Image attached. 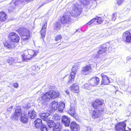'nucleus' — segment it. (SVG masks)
Returning a JSON list of instances; mask_svg holds the SVG:
<instances>
[{"label":"nucleus","mask_w":131,"mask_h":131,"mask_svg":"<svg viewBox=\"0 0 131 131\" xmlns=\"http://www.w3.org/2000/svg\"><path fill=\"white\" fill-rule=\"evenodd\" d=\"M78 68L77 66H73L72 69V72L70 74H74L75 75L78 70Z\"/></svg>","instance_id":"nucleus-32"},{"label":"nucleus","mask_w":131,"mask_h":131,"mask_svg":"<svg viewBox=\"0 0 131 131\" xmlns=\"http://www.w3.org/2000/svg\"><path fill=\"white\" fill-rule=\"evenodd\" d=\"M75 76L74 75L70 74L69 77L68 81L67 83L69 84L73 83L74 80Z\"/></svg>","instance_id":"nucleus-25"},{"label":"nucleus","mask_w":131,"mask_h":131,"mask_svg":"<svg viewBox=\"0 0 131 131\" xmlns=\"http://www.w3.org/2000/svg\"><path fill=\"white\" fill-rule=\"evenodd\" d=\"M13 86L15 88H17L18 87V85L17 83L16 82L13 84Z\"/></svg>","instance_id":"nucleus-41"},{"label":"nucleus","mask_w":131,"mask_h":131,"mask_svg":"<svg viewBox=\"0 0 131 131\" xmlns=\"http://www.w3.org/2000/svg\"><path fill=\"white\" fill-rule=\"evenodd\" d=\"M54 29H57L58 28L60 29V23L58 22H56L54 24Z\"/></svg>","instance_id":"nucleus-38"},{"label":"nucleus","mask_w":131,"mask_h":131,"mask_svg":"<svg viewBox=\"0 0 131 131\" xmlns=\"http://www.w3.org/2000/svg\"><path fill=\"white\" fill-rule=\"evenodd\" d=\"M70 128L71 131H79L80 129L79 125L74 122H71Z\"/></svg>","instance_id":"nucleus-11"},{"label":"nucleus","mask_w":131,"mask_h":131,"mask_svg":"<svg viewBox=\"0 0 131 131\" xmlns=\"http://www.w3.org/2000/svg\"><path fill=\"white\" fill-rule=\"evenodd\" d=\"M62 122L66 126H68L69 125L70 123L69 119L65 116H63L62 117Z\"/></svg>","instance_id":"nucleus-19"},{"label":"nucleus","mask_w":131,"mask_h":131,"mask_svg":"<svg viewBox=\"0 0 131 131\" xmlns=\"http://www.w3.org/2000/svg\"><path fill=\"white\" fill-rule=\"evenodd\" d=\"M123 2V0H117V3L118 5H119L121 4Z\"/></svg>","instance_id":"nucleus-43"},{"label":"nucleus","mask_w":131,"mask_h":131,"mask_svg":"<svg viewBox=\"0 0 131 131\" xmlns=\"http://www.w3.org/2000/svg\"><path fill=\"white\" fill-rule=\"evenodd\" d=\"M130 31L129 30L123 33L121 38L122 41L125 43H131V33Z\"/></svg>","instance_id":"nucleus-6"},{"label":"nucleus","mask_w":131,"mask_h":131,"mask_svg":"<svg viewBox=\"0 0 131 131\" xmlns=\"http://www.w3.org/2000/svg\"><path fill=\"white\" fill-rule=\"evenodd\" d=\"M96 21L97 24H100L102 23L103 20L102 18L100 17H96Z\"/></svg>","instance_id":"nucleus-36"},{"label":"nucleus","mask_w":131,"mask_h":131,"mask_svg":"<svg viewBox=\"0 0 131 131\" xmlns=\"http://www.w3.org/2000/svg\"><path fill=\"white\" fill-rule=\"evenodd\" d=\"M100 82V79L97 77H93L88 81L89 84L93 86H97L98 85Z\"/></svg>","instance_id":"nucleus-9"},{"label":"nucleus","mask_w":131,"mask_h":131,"mask_svg":"<svg viewBox=\"0 0 131 131\" xmlns=\"http://www.w3.org/2000/svg\"><path fill=\"white\" fill-rule=\"evenodd\" d=\"M20 120L23 123H26L28 121V118L26 116L24 115L23 116H21L20 118Z\"/></svg>","instance_id":"nucleus-28"},{"label":"nucleus","mask_w":131,"mask_h":131,"mask_svg":"<svg viewBox=\"0 0 131 131\" xmlns=\"http://www.w3.org/2000/svg\"><path fill=\"white\" fill-rule=\"evenodd\" d=\"M25 1L26 2V3H29L30 1V0H25Z\"/></svg>","instance_id":"nucleus-45"},{"label":"nucleus","mask_w":131,"mask_h":131,"mask_svg":"<svg viewBox=\"0 0 131 131\" xmlns=\"http://www.w3.org/2000/svg\"><path fill=\"white\" fill-rule=\"evenodd\" d=\"M93 24L94 25L97 24L96 18H94L91 20L90 21L87 23L86 24L90 25L91 24Z\"/></svg>","instance_id":"nucleus-30"},{"label":"nucleus","mask_w":131,"mask_h":131,"mask_svg":"<svg viewBox=\"0 0 131 131\" xmlns=\"http://www.w3.org/2000/svg\"><path fill=\"white\" fill-rule=\"evenodd\" d=\"M59 21L61 24L65 25L68 24L70 22V20L66 17V16L63 15L60 19Z\"/></svg>","instance_id":"nucleus-20"},{"label":"nucleus","mask_w":131,"mask_h":131,"mask_svg":"<svg viewBox=\"0 0 131 131\" xmlns=\"http://www.w3.org/2000/svg\"><path fill=\"white\" fill-rule=\"evenodd\" d=\"M16 31L20 35L22 40L24 41L29 40L32 36L30 30L24 27L19 28Z\"/></svg>","instance_id":"nucleus-3"},{"label":"nucleus","mask_w":131,"mask_h":131,"mask_svg":"<svg viewBox=\"0 0 131 131\" xmlns=\"http://www.w3.org/2000/svg\"><path fill=\"white\" fill-rule=\"evenodd\" d=\"M70 89L71 91L74 93L78 94L80 92L79 87L76 83L72 84L70 87Z\"/></svg>","instance_id":"nucleus-12"},{"label":"nucleus","mask_w":131,"mask_h":131,"mask_svg":"<svg viewBox=\"0 0 131 131\" xmlns=\"http://www.w3.org/2000/svg\"><path fill=\"white\" fill-rule=\"evenodd\" d=\"M8 39L10 42L13 43H18L19 42L20 38L19 35L16 32H10L7 36Z\"/></svg>","instance_id":"nucleus-4"},{"label":"nucleus","mask_w":131,"mask_h":131,"mask_svg":"<svg viewBox=\"0 0 131 131\" xmlns=\"http://www.w3.org/2000/svg\"><path fill=\"white\" fill-rule=\"evenodd\" d=\"M126 126V124L125 122H120L115 125V131H128L125 130Z\"/></svg>","instance_id":"nucleus-8"},{"label":"nucleus","mask_w":131,"mask_h":131,"mask_svg":"<svg viewBox=\"0 0 131 131\" xmlns=\"http://www.w3.org/2000/svg\"><path fill=\"white\" fill-rule=\"evenodd\" d=\"M92 71L90 66H85L83 68L82 72L84 74L86 75L89 74Z\"/></svg>","instance_id":"nucleus-17"},{"label":"nucleus","mask_w":131,"mask_h":131,"mask_svg":"<svg viewBox=\"0 0 131 131\" xmlns=\"http://www.w3.org/2000/svg\"><path fill=\"white\" fill-rule=\"evenodd\" d=\"M86 2L87 0H81V3L85 5H86V4H85V3H86Z\"/></svg>","instance_id":"nucleus-42"},{"label":"nucleus","mask_w":131,"mask_h":131,"mask_svg":"<svg viewBox=\"0 0 131 131\" xmlns=\"http://www.w3.org/2000/svg\"><path fill=\"white\" fill-rule=\"evenodd\" d=\"M62 38V36L61 35L59 34L57 35L55 37V40L57 42V43L61 41V40Z\"/></svg>","instance_id":"nucleus-31"},{"label":"nucleus","mask_w":131,"mask_h":131,"mask_svg":"<svg viewBox=\"0 0 131 131\" xmlns=\"http://www.w3.org/2000/svg\"><path fill=\"white\" fill-rule=\"evenodd\" d=\"M60 96L59 92L51 90L43 94L41 97V99L43 101H48L50 99H54Z\"/></svg>","instance_id":"nucleus-2"},{"label":"nucleus","mask_w":131,"mask_h":131,"mask_svg":"<svg viewBox=\"0 0 131 131\" xmlns=\"http://www.w3.org/2000/svg\"><path fill=\"white\" fill-rule=\"evenodd\" d=\"M111 75H115L116 74V73H112V72H111Z\"/></svg>","instance_id":"nucleus-48"},{"label":"nucleus","mask_w":131,"mask_h":131,"mask_svg":"<svg viewBox=\"0 0 131 131\" xmlns=\"http://www.w3.org/2000/svg\"><path fill=\"white\" fill-rule=\"evenodd\" d=\"M91 86L89 83H85L83 85L82 88L84 89L89 90L91 88Z\"/></svg>","instance_id":"nucleus-35"},{"label":"nucleus","mask_w":131,"mask_h":131,"mask_svg":"<svg viewBox=\"0 0 131 131\" xmlns=\"http://www.w3.org/2000/svg\"><path fill=\"white\" fill-rule=\"evenodd\" d=\"M50 116V114L48 113H43L40 115V117L43 120L48 121L49 120L48 117Z\"/></svg>","instance_id":"nucleus-22"},{"label":"nucleus","mask_w":131,"mask_h":131,"mask_svg":"<svg viewBox=\"0 0 131 131\" xmlns=\"http://www.w3.org/2000/svg\"><path fill=\"white\" fill-rule=\"evenodd\" d=\"M47 25V22L45 23L42 26L41 29L40 31L41 36V38H44L46 35V31Z\"/></svg>","instance_id":"nucleus-15"},{"label":"nucleus","mask_w":131,"mask_h":131,"mask_svg":"<svg viewBox=\"0 0 131 131\" xmlns=\"http://www.w3.org/2000/svg\"><path fill=\"white\" fill-rule=\"evenodd\" d=\"M50 105H51L52 110L55 111L57 109L58 103V102L53 101L51 102Z\"/></svg>","instance_id":"nucleus-23"},{"label":"nucleus","mask_w":131,"mask_h":131,"mask_svg":"<svg viewBox=\"0 0 131 131\" xmlns=\"http://www.w3.org/2000/svg\"><path fill=\"white\" fill-rule=\"evenodd\" d=\"M75 106H71L69 110L68 111L69 114L75 119L78 118V115L75 112Z\"/></svg>","instance_id":"nucleus-13"},{"label":"nucleus","mask_w":131,"mask_h":131,"mask_svg":"<svg viewBox=\"0 0 131 131\" xmlns=\"http://www.w3.org/2000/svg\"><path fill=\"white\" fill-rule=\"evenodd\" d=\"M20 3L21 4H22L23 3H24V1L23 0H20Z\"/></svg>","instance_id":"nucleus-46"},{"label":"nucleus","mask_w":131,"mask_h":131,"mask_svg":"<svg viewBox=\"0 0 131 131\" xmlns=\"http://www.w3.org/2000/svg\"><path fill=\"white\" fill-rule=\"evenodd\" d=\"M12 60L10 59H9L7 60V62L8 63H12Z\"/></svg>","instance_id":"nucleus-44"},{"label":"nucleus","mask_w":131,"mask_h":131,"mask_svg":"<svg viewBox=\"0 0 131 131\" xmlns=\"http://www.w3.org/2000/svg\"><path fill=\"white\" fill-rule=\"evenodd\" d=\"M66 93H67V94H69V91L68 90H67L66 91Z\"/></svg>","instance_id":"nucleus-47"},{"label":"nucleus","mask_w":131,"mask_h":131,"mask_svg":"<svg viewBox=\"0 0 131 131\" xmlns=\"http://www.w3.org/2000/svg\"><path fill=\"white\" fill-rule=\"evenodd\" d=\"M109 49L108 47L105 44L101 45L99 50L97 51V54L95 55L94 58L96 59L99 58L100 55L105 53Z\"/></svg>","instance_id":"nucleus-5"},{"label":"nucleus","mask_w":131,"mask_h":131,"mask_svg":"<svg viewBox=\"0 0 131 131\" xmlns=\"http://www.w3.org/2000/svg\"><path fill=\"white\" fill-rule=\"evenodd\" d=\"M47 124L49 127L50 128L53 127L56 123H55L53 121L49 120Z\"/></svg>","instance_id":"nucleus-29"},{"label":"nucleus","mask_w":131,"mask_h":131,"mask_svg":"<svg viewBox=\"0 0 131 131\" xmlns=\"http://www.w3.org/2000/svg\"><path fill=\"white\" fill-rule=\"evenodd\" d=\"M53 128V131H61L60 126L59 123H56Z\"/></svg>","instance_id":"nucleus-24"},{"label":"nucleus","mask_w":131,"mask_h":131,"mask_svg":"<svg viewBox=\"0 0 131 131\" xmlns=\"http://www.w3.org/2000/svg\"><path fill=\"white\" fill-rule=\"evenodd\" d=\"M105 72H104L101 74L102 78L101 85H107L111 82L109 78L105 74Z\"/></svg>","instance_id":"nucleus-10"},{"label":"nucleus","mask_w":131,"mask_h":131,"mask_svg":"<svg viewBox=\"0 0 131 131\" xmlns=\"http://www.w3.org/2000/svg\"><path fill=\"white\" fill-rule=\"evenodd\" d=\"M8 18L7 15L3 11L0 12V21L3 22L7 20Z\"/></svg>","instance_id":"nucleus-14"},{"label":"nucleus","mask_w":131,"mask_h":131,"mask_svg":"<svg viewBox=\"0 0 131 131\" xmlns=\"http://www.w3.org/2000/svg\"><path fill=\"white\" fill-rule=\"evenodd\" d=\"M43 5V4H42L41 5V6H39V7H41Z\"/></svg>","instance_id":"nucleus-50"},{"label":"nucleus","mask_w":131,"mask_h":131,"mask_svg":"<svg viewBox=\"0 0 131 131\" xmlns=\"http://www.w3.org/2000/svg\"><path fill=\"white\" fill-rule=\"evenodd\" d=\"M117 17V15L116 13H114L112 15V21H114L116 19V17Z\"/></svg>","instance_id":"nucleus-40"},{"label":"nucleus","mask_w":131,"mask_h":131,"mask_svg":"<svg viewBox=\"0 0 131 131\" xmlns=\"http://www.w3.org/2000/svg\"><path fill=\"white\" fill-rule=\"evenodd\" d=\"M104 104V101L102 99H96L91 103V105L95 110L92 111L91 114L92 118L93 119L100 118L101 114L104 111V108L102 106Z\"/></svg>","instance_id":"nucleus-1"},{"label":"nucleus","mask_w":131,"mask_h":131,"mask_svg":"<svg viewBox=\"0 0 131 131\" xmlns=\"http://www.w3.org/2000/svg\"><path fill=\"white\" fill-rule=\"evenodd\" d=\"M51 1H53L54 0H50Z\"/></svg>","instance_id":"nucleus-51"},{"label":"nucleus","mask_w":131,"mask_h":131,"mask_svg":"<svg viewBox=\"0 0 131 131\" xmlns=\"http://www.w3.org/2000/svg\"><path fill=\"white\" fill-rule=\"evenodd\" d=\"M21 56L24 60H28L32 58V56L27 53V51H25L24 52L23 54Z\"/></svg>","instance_id":"nucleus-18"},{"label":"nucleus","mask_w":131,"mask_h":131,"mask_svg":"<svg viewBox=\"0 0 131 131\" xmlns=\"http://www.w3.org/2000/svg\"><path fill=\"white\" fill-rule=\"evenodd\" d=\"M41 130L42 131H47L48 129L47 126L42 125L41 126Z\"/></svg>","instance_id":"nucleus-39"},{"label":"nucleus","mask_w":131,"mask_h":131,"mask_svg":"<svg viewBox=\"0 0 131 131\" xmlns=\"http://www.w3.org/2000/svg\"><path fill=\"white\" fill-rule=\"evenodd\" d=\"M4 46L7 49H10L15 47L14 44L11 42H9L7 40H6L3 42Z\"/></svg>","instance_id":"nucleus-16"},{"label":"nucleus","mask_w":131,"mask_h":131,"mask_svg":"<svg viewBox=\"0 0 131 131\" xmlns=\"http://www.w3.org/2000/svg\"><path fill=\"white\" fill-rule=\"evenodd\" d=\"M64 106L65 104L64 103H60L58 108H57L58 111L60 112H62Z\"/></svg>","instance_id":"nucleus-27"},{"label":"nucleus","mask_w":131,"mask_h":131,"mask_svg":"<svg viewBox=\"0 0 131 131\" xmlns=\"http://www.w3.org/2000/svg\"><path fill=\"white\" fill-rule=\"evenodd\" d=\"M27 52L32 56V58L35 57L37 54V52L32 50H29L28 51H27Z\"/></svg>","instance_id":"nucleus-26"},{"label":"nucleus","mask_w":131,"mask_h":131,"mask_svg":"<svg viewBox=\"0 0 131 131\" xmlns=\"http://www.w3.org/2000/svg\"><path fill=\"white\" fill-rule=\"evenodd\" d=\"M35 125L36 128H38L42 126V122L41 119H37L34 121Z\"/></svg>","instance_id":"nucleus-21"},{"label":"nucleus","mask_w":131,"mask_h":131,"mask_svg":"<svg viewBox=\"0 0 131 131\" xmlns=\"http://www.w3.org/2000/svg\"><path fill=\"white\" fill-rule=\"evenodd\" d=\"M64 131H70V130L68 129H66Z\"/></svg>","instance_id":"nucleus-49"},{"label":"nucleus","mask_w":131,"mask_h":131,"mask_svg":"<svg viewBox=\"0 0 131 131\" xmlns=\"http://www.w3.org/2000/svg\"><path fill=\"white\" fill-rule=\"evenodd\" d=\"M19 4V2L17 1H16L13 3L14 6H12V5H10V7L12 9L14 10L15 8L16 7L18 6Z\"/></svg>","instance_id":"nucleus-33"},{"label":"nucleus","mask_w":131,"mask_h":131,"mask_svg":"<svg viewBox=\"0 0 131 131\" xmlns=\"http://www.w3.org/2000/svg\"><path fill=\"white\" fill-rule=\"evenodd\" d=\"M36 114L35 112L34 111H31L30 115V117L31 119H34L36 117Z\"/></svg>","instance_id":"nucleus-37"},{"label":"nucleus","mask_w":131,"mask_h":131,"mask_svg":"<svg viewBox=\"0 0 131 131\" xmlns=\"http://www.w3.org/2000/svg\"><path fill=\"white\" fill-rule=\"evenodd\" d=\"M52 118L54 121H56L60 120V117L58 115L56 114L53 115L52 117Z\"/></svg>","instance_id":"nucleus-34"},{"label":"nucleus","mask_w":131,"mask_h":131,"mask_svg":"<svg viewBox=\"0 0 131 131\" xmlns=\"http://www.w3.org/2000/svg\"><path fill=\"white\" fill-rule=\"evenodd\" d=\"M15 111L14 114L12 115L11 119H15L18 118L19 116L22 115V110L20 106H16L14 108Z\"/></svg>","instance_id":"nucleus-7"}]
</instances>
